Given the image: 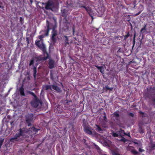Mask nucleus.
<instances>
[{"instance_id":"7ed1b4c3","label":"nucleus","mask_w":155,"mask_h":155,"mask_svg":"<svg viewBox=\"0 0 155 155\" xmlns=\"http://www.w3.org/2000/svg\"><path fill=\"white\" fill-rule=\"evenodd\" d=\"M71 0H67V6L65 8H62L61 9L62 15L63 16H66L69 12L71 11L73 8L75 7V5H74L73 2L71 3Z\"/></svg>"},{"instance_id":"a878e982","label":"nucleus","mask_w":155,"mask_h":155,"mask_svg":"<svg viewBox=\"0 0 155 155\" xmlns=\"http://www.w3.org/2000/svg\"><path fill=\"white\" fill-rule=\"evenodd\" d=\"M51 36H56L58 35L57 31H52L51 32Z\"/></svg>"},{"instance_id":"603ef678","label":"nucleus","mask_w":155,"mask_h":155,"mask_svg":"<svg viewBox=\"0 0 155 155\" xmlns=\"http://www.w3.org/2000/svg\"><path fill=\"white\" fill-rule=\"evenodd\" d=\"M4 8V7L0 5V8Z\"/></svg>"},{"instance_id":"7c9ffc66","label":"nucleus","mask_w":155,"mask_h":155,"mask_svg":"<svg viewBox=\"0 0 155 155\" xmlns=\"http://www.w3.org/2000/svg\"><path fill=\"white\" fill-rule=\"evenodd\" d=\"M112 135L114 137H118L119 136V135L118 133H114V132H113Z\"/></svg>"},{"instance_id":"13d9d810","label":"nucleus","mask_w":155,"mask_h":155,"mask_svg":"<svg viewBox=\"0 0 155 155\" xmlns=\"http://www.w3.org/2000/svg\"><path fill=\"white\" fill-rule=\"evenodd\" d=\"M0 4L2 5V3L1 2H0Z\"/></svg>"},{"instance_id":"f257e3e1","label":"nucleus","mask_w":155,"mask_h":155,"mask_svg":"<svg viewBox=\"0 0 155 155\" xmlns=\"http://www.w3.org/2000/svg\"><path fill=\"white\" fill-rule=\"evenodd\" d=\"M40 129L35 128L33 127L29 129L25 128H23L19 129L17 133L10 139V141L12 142L14 141V140L15 141H20L18 138L22 137L23 138L29 137L30 136L32 137L34 134H36Z\"/></svg>"},{"instance_id":"37998d69","label":"nucleus","mask_w":155,"mask_h":155,"mask_svg":"<svg viewBox=\"0 0 155 155\" xmlns=\"http://www.w3.org/2000/svg\"><path fill=\"white\" fill-rule=\"evenodd\" d=\"M139 151L140 152H142L144 151V150L142 149H141L140 148H139Z\"/></svg>"},{"instance_id":"4d7b16f0","label":"nucleus","mask_w":155,"mask_h":155,"mask_svg":"<svg viewBox=\"0 0 155 155\" xmlns=\"http://www.w3.org/2000/svg\"><path fill=\"white\" fill-rule=\"evenodd\" d=\"M84 155V154L82 153V154H80V155Z\"/></svg>"},{"instance_id":"f03ea898","label":"nucleus","mask_w":155,"mask_h":155,"mask_svg":"<svg viewBox=\"0 0 155 155\" xmlns=\"http://www.w3.org/2000/svg\"><path fill=\"white\" fill-rule=\"evenodd\" d=\"M78 4L80 7H82L84 8L87 12L89 14L90 16L93 19V15L94 14L93 11L90 7L86 6L84 0H79L78 2Z\"/></svg>"},{"instance_id":"2eb2a0df","label":"nucleus","mask_w":155,"mask_h":155,"mask_svg":"<svg viewBox=\"0 0 155 155\" xmlns=\"http://www.w3.org/2000/svg\"><path fill=\"white\" fill-rule=\"evenodd\" d=\"M64 37L65 38L64 39V41L65 42L64 43V46H66L68 45H69V43L68 42V37L67 36H64Z\"/></svg>"},{"instance_id":"e433bc0d","label":"nucleus","mask_w":155,"mask_h":155,"mask_svg":"<svg viewBox=\"0 0 155 155\" xmlns=\"http://www.w3.org/2000/svg\"><path fill=\"white\" fill-rule=\"evenodd\" d=\"M34 62V60H32L31 61L30 63H29V65L31 66L33 64Z\"/></svg>"},{"instance_id":"79ce46f5","label":"nucleus","mask_w":155,"mask_h":155,"mask_svg":"<svg viewBox=\"0 0 155 155\" xmlns=\"http://www.w3.org/2000/svg\"><path fill=\"white\" fill-rule=\"evenodd\" d=\"M129 115L130 116H131L132 117H133L134 116V114L132 113H130L129 114Z\"/></svg>"},{"instance_id":"6e6552de","label":"nucleus","mask_w":155,"mask_h":155,"mask_svg":"<svg viewBox=\"0 0 155 155\" xmlns=\"http://www.w3.org/2000/svg\"><path fill=\"white\" fill-rule=\"evenodd\" d=\"M55 61L54 60L50 59L48 62V68L50 69H51L54 68Z\"/></svg>"},{"instance_id":"8fccbe9b","label":"nucleus","mask_w":155,"mask_h":155,"mask_svg":"<svg viewBox=\"0 0 155 155\" xmlns=\"http://www.w3.org/2000/svg\"><path fill=\"white\" fill-rule=\"evenodd\" d=\"M26 41H27V42H28V43L29 44V40H28V38H26Z\"/></svg>"},{"instance_id":"4c0bfd02","label":"nucleus","mask_w":155,"mask_h":155,"mask_svg":"<svg viewBox=\"0 0 155 155\" xmlns=\"http://www.w3.org/2000/svg\"><path fill=\"white\" fill-rule=\"evenodd\" d=\"M103 118H104V120L105 121H107V117L106 116V115L105 113H104V116L103 117Z\"/></svg>"},{"instance_id":"f704fd0d","label":"nucleus","mask_w":155,"mask_h":155,"mask_svg":"<svg viewBox=\"0 0 155 155\" xmlns=\"http://www.w3.org/2000/svg\"><path fill=\"white\" fill-rule=\"evenodd\" d=\"M50 78L51 79L53 80L54 78H53V74L52 73L51 71H50Z\"/></svg>"},{"instance_id":"20e7f679","label":"nucleus","mask_w":155,"mask_h":155,"mask_svg":"<svg viewBox=\"0 0 155 155\" xmlns=\"http://www.w3.org/2000/svg\"><path fill=\"white\" fill-rule=\"evenodd\" d=\"M25 118L26 122L28 124V126H30L31 125V122L34 119L33 114H28L25 115Z\"/></svg>"},{"instance_id":"09e8293b","label":"nucleus","mask_w":155,"mask_h":155,"mask_svg":"<svg viewBox=\"0 0 155 155\" xmlns=\"http://www.w3.org/2000/svg\"><path fill=\"white\" fill-rule=\"evenodd\" d=\"M96 148L97 150H100V147L97 146L96 147Z\"/></svg>"},{"instance_id":"bb28decb","label":"nucleus","mask_w":155,"mask_h":155,"mask_svg":"<svg viewBox=\"0 0 155 155\" xmlns=\"http://www.w3.org/2000/svg\"><path fill=\"white\" fill-rule=\"evenodd\" d=\"M37 73V68L36 67H34L33 68V76L35 78L36 74Z\"/></svg>"},{"instance_id":"864d4df0","label":"nucleus","mask_w":155,"mask_h":155,"mask_svg":"<svg viewBox=\"0 0 155 155\" xmlns=\"http://www.w3.org/2000/svg\"><path fill=\"white\" fill-rule=\"evenodd\" d=\"M140 13V12H139L138 13H137V14H136V15H139Z\"/></svg>"},{"instance_id":"0eeeda50","label":"nucleus","mask_w":155,"mask_h":155,"mask_svg":"<svg viewBox=\"0 0 155 155\" xmlns=\"http://www.w3.org/2000/svg\"><path fill=\"white\" fill-rule=\"evenodd\" d=\"M41 101L38 97H37L33 100L31 102V104L32 106L34 107H37L39 105Z\"/></svg>"},{"instance_id":"c03bdc74","label":"nucleus","mask_w":155,"mask_h":155,"mask_svg":"<svg viewBox=\"0 0 155 155\" xmlns=\"http://www.w3.org/2000/svg\"><path fill=\"white\" fill-rule=\"evenodd\" d=\"M124 134L128 136L129 137H130V135L129 133L127 134H126L125 133H124Z\"/></svg>"},{"instance_id":"6e6d98bb","label":"nucleus","mask_w":155,"mask_h":155,"mask_svg":"<svg viewBox=\"0 0 155 155\" xmlns=\"http://www.w3.org/2000/svg\"><path fill=\"white\" fill-rule=\"evenodd\" d=\"M135 35H134V38H135Z\"/></svg>"},{"instance_id":"c85d7f7f","label":"nucleus","mask_w":155,"mask_h":155,"mask_svg":"<svg viewBox=\"0 0 155 155\" xmlns=\"http://www.w3.org/2000/svg\"><path fill=\"white\" fill-rule=\"evenodd\" d=\"M112 153L113 155H120L115 150H113L112 151Z\"/></svg>"},{"instance_id":"4be33fe9","label":"nucleus","mask_w":155,"mask_h":155,"mask_svg":"<svg viewBox=\"0 0 155 155\" xmlns=\"http://www.w3.org/2000/svg\"><path fill=\"white\" fill-rule=\"evenodd\" d=\"M117 133H118L119 135H120V137H122L123 136L122 135V134H124V133H125L124 130L120 129L119 131L117 132Z\"/></svg>"},{"instance_id":"c756f323","label":"nucleus","mask_w":155,"mask_h":155,"mask_svg":"<svg viewBox=\"0 0 155 155\" xmlns=\"http://www.w3.org/2000/svg\"><path fill=\"white\" fill-rule=\"evenodd\" d=\"M130 36L129 32H127V34L126 35L124 36V39L126 40L127 38Z\"/></svg>"},{"instance_id":"9d476101","label":"nucleus","mask_w":155,"mask_h":155,"mask_svg":"<svg viewBox=\"0 0 155 155\" xmlns=\"http://www.w3.org/2000/svg\"><path fill=\"white\" fill-rule=\"evenodd\" d=\"M46 25L47 26V28L46 30V32L45 33V35L46 36H48L49 34V31L51 29V28H50V24L48 21H47Z\"/></svg>"},{"instance_id":"de8ad7c7","label":"nucleus","mask_w":155,"mask_h":155,"mask_svg":"<svg viewBox=\"0 0 155 155\" xmlns=\"http://www.w3.org/2000/svg\"><path fill=\"white\" fill-rule=\"evenodd\" d=\"M139 112L140 114H141L143 115V114H144V112H143L141 111H139Z\"/></svg>"},{"instance_id":"ea45409f","label":"nucleus","mask_w":155,"mask_h":155,"mask_svg":"<svg viewBox=\"0 0 155 155\" xmlns=\"http://www.w3.org/2000/svg\"><path fill=\"white\" fill-rule=\"evenodd\" d=\"M95 67L98 70H99L103 67L102 66H100L98 65H95Z\"/></svg>"},{"instance_id":"dca6fc26","label":"nucleus","mask_w":155,"mask_h":155,"mask_svg":"<svg viewBox=\"0 0 155 155\" xmlns=\"http://www.w3.org/2000/svg\"><path fill=\"white\" fill-rule=\"evenodd\" d=\"M146 25H145L143 28H142L140 31V33L143 34L146 31Z\"/></svg>"},{"instance_id":"cd10ccee","label":"nucleus","mask_w":155,"mask_h":155,"mask_svg":"<svg viewBox=\"0 0 155 155\" xmlns=\"http://www.w3.org/2000/svg\"><path fill=\"white\" fill-rule=\"evenodd\" d=\"M28 93L31 95L32 96H33L34 97V98L37 97V96L36 95H35V94L32 92H31V91H29L28 92Z\"/></svg>"},{"instance_id":"393cba45","label":"nucleus","mask_w":155,"mask_h":155,"mask_svg":"<svg viewBox=\"0 0 155 155\" xmlns=\"http://www.w3.org/2000/svg\"><path fill=\"white\" fill-rule=\"evenodd\" d=\"M82 126L83 127L84 130L89 127L90 126L85 122H83Z\"/></svg>"},{"instance_id":"a18cd8bd","label":"nucleus","mask_w":155,"mask_h":155,"mask_svg":"<svg viewBox=\"0 0 155 155\" xmlns=\"http://www.w3.org/2000/svg\"><path fill=\"white\" fill-rule=\"evenodd\" d=\"M20 20L21 22V23L22 24H23V23H22V21H23V19H22V18L21 17L20 18Z\"/></svg>"},{"instance_id":"b1692460","label":"nucleus","mask_w":155,"mask_h":155,"mask_svg":"<svg viewBox=\"0 0 155 155\" xmlns=\"http://www.w3.org/2000/svg\"><path fill=\"white\" fill-rule=\"evenodd\" d=\"M139 133L141 134L144 133V130L141 127H139Z\"/></svg>"},{"instance_id":"72a5a7b5","label":"nucleus","mask_w":155,"mask_h":155,"mask_svg":"<svg viewBox=\"0 0 155 155\" xmlns=\"http://www.w3.org/2000/svg\"><path fill=\"white\" fill-rule=\"evenodd\" d=\"M133 153L136 155H139V154L138 151L136 150H134L132 151Z\"/></svg>"},{"instance_id":"a19ab883","label":"nucleus","mask_w":155,"mask_h":155,"mask_svg":"<svg viewBox=\"0 0 155 155\" xmlns=\"http://www.w3.org/2000/svg\"><path fill=\"white\" fill-rule=\"evenodd\" d=\"M71 3L73 2L74 3V5H75V7L76 6V3L75 2V0H71Z\"/></svg>"},{"instance_id":"e2e57ef3","label":"nucleus","mask_w":155,"mask_h":155,"mask_svg":"<svg viewBox=\"0 0 155 155\" xmlns=\"http://www.w3.org/2000/svg\"><path fill=\"white\" fill-rule=\"evenodd\" d=\"M1 109H0V111H1Z\"/></svg>"},{"instance_id":"1a4fd4ad","label":"nucleus","mask_w":155,"mask_h":155,"mask_svg":"<svg viewBox=\"0 0 155 155\" xmlns=\"http://www.w3.org/2000/svg\"><path fill=\"white\" fill-rule=\"evenodd\" d=\"M53 5V3L52 2H48L46 5L45 8L47 10L51 9Z\"/></svg>"},{"instance_id":"aec40b11","label":"nucleus","mask_w":155,"mask_h":155,"mask_svg":"<svg viewBox=\"0 0 155 155\" xmlns=\"http://www.w3.org/2000/svg\"><path fill=\"white\" fill-rule=\"evenodd\" d=\"M54 25H52V31H57L55 29L57 27V22L55 20H54Z\"/></svg>"},{"instance_id":"f8f14e48","label":"nucleus","mask_w":155,"mask_h":155,"mask_svg":"<svg viewBox=\"0 0 155 155\" xmlns=\"http://www.w3.org/2000/svg\"><path fill=\"white\" fill-rule=\"evenodd\" d=\"M19 91L20 92V95L21 96H25V95L24 93V90L22 86L20 87Z\"/></svg>"},{"instance_id":"39448f33","label":"nucleus","mask_w":155,"mask_h":155,"mask_svg":"<svg viewBox=\"0 0 155 155\" xmlns=\"http://www.w3.org/2000/svg\"><path fill=\"white\" fill-rule=\"evenodd\" d=\"M44 37V36L43 35H40L38 36V38L40 40L38 41H36L35 42V45L39 48L40 46L41 47L42 46H45V45L43 43V40L42 38Z\"/></svg>"},{"instance_id":"052dcab7","label":"nucleus","mask_w":155,"mask_h":155,"mask_svg":"<svg viewBox=\"0 0 155 155\" xmlns=\"http://www.w3.org/2000/svg\"><path fill=\"white\" fill-rule=\"evenodd\" d=\"M134 143H136V144H137V143L135 142H134Z\"/></svg>"},{"instance_id":"3c124183","label":"nucleus","mask_w":155,"mask_h":155,"mask_svg":"<svg viewBox=\"0 0 155 155\" xmlns=\"http://www.w3.org/2000/svg\"><path fill=\"white\" fill-rule=\"evenodd\" d=\"M30 1L31 2V4H32L33 2V0H30Z\"/></svg>"},{"instance_id":"4468645a","label":"nucleus","mask_w":155,"mask_h":155,"mask_svg":"<svg viewBox=\"0 0 155 155\" xmlns=\"http://www.w3.org/2000/svg\"><path fill=\"white\" fill-rule=\"evenodd\" d=\"M52 88L54 90L58 92H60L61 91V89L58 86L53 85H52Z\"/></svg>"},{"instance_id":"49530a36","label":"nucleus","mask_w":155,"mask_h":155,"mask_svg":"<svg viewBox=\"0 0 155 155\" xmlns=\"http://www.w3.org/2000/svg\"><path fill=\"white\" fill-rule=\"evenodd\" d=\"M70 101H68L67 100H66L65 101V103H66V104H68V103L69 102H70Z\"/></svg>"},{"instance_id":"bf43d9fd","label":"nucleus","mask_w":155,"mask_h":155,"mask_svg":"<svg viewBox=\"0 0 155 155\" xmlns=\"http://www.w3.org/2000/svg\"><path fill=\"white\" fill-rule=\"evenodd\" d=\"M74 38L75 40H76V38Z\"/></svg>"},{"instance_id":"2f4dec72","label":"nucleus","mask_w":155,"mask_h":155,"mask_svg":"<svg viewBox=\"0 0 155 155\" xmlns=\"http://www.w3.org/2000/svg\"><path fill=\"white\" fill-rule=\"evenodd\" d=\"M122 137V138L120 140V141H122L124 142H125L127 141V139L125 138H124L123 136L122 137Z\"/></svg>"},{"instance_id":"c9c22d12","label":"nucleus","mask_w":155,"mask_h":155,"mask_svg":"<svg viewBox=\"0 0 155 155\" xmlns=\"http://www.w3.org/2000/svg\"><path fill=\"white\" fill-rule=\"evenodd\" d=\"M72 31H73V35H74V33L75 32V28L74 25L73 26L72 28Z\"/></svg>"},{"instance_id":"423d86ee","label":"nucleus","mask_w":155,"mask_h":155,"mask_svg":"<svg viewBox=\"0 0 155 155\" xmlns=\"http://www.w3.org/2000/svg\"><path fill=\"white\" fill-rule=\"evenodd\" d=\"M43 52V57L45 58H46L47 60L49 57V55L48 52L46 51L45 46H42L39 48Z\"/></svg>"},{"instance_id":"9b49d317","label":"nucleus","mask_w":155,"mask_h":155,"mask_svg":"<svg viewBox=\"0 0 155 155\" xmlns=\"http://www.w3.org/2000/svg\"><path fill=\"white\" fill-rule=\"evenodd\" d=\"M91 129V128L89 126L84 129V130L86 133L89 135H92V132Z\"/></svg>"},{"instance_id":"473e14b6","label":"nucleus","mask_w":155,"mask_h":155,"mask_svg":"<svg viewBox=\"0 0 155 155\" xmlns=\"http://www.w3.org/2000/svg\"><path fill=\"white\" fill-rule=\"evenodd\" d=\"M76 35L78 36H80L81 37H84L83 34L82 33H79V32H78L77 33Z\"/></svg>"},{"instance_id":"58836bf2","label":"nucleus","mask_w":155,"mask_h":155,"mask_svg":"<svg viewBox=\"0 0 155 155\" xmlns=\"http://www.w3.org/2000/svg\"><path fill=\"white\" fill-rule=\"evenodd\" d=\"M100 72L102 73V74H104V70L103 68V67H102L100 70Z\"/></svg>"},{"instance_id":"f3484780","label":"nucleus","mask_w":155,"mask_h":155,"mask_svg":"<svg viewBox=\"0 0 155 155\" xmlns=\"http://www.w3.org/2000/svg\"><path fill=\"white\" fill-rule=\"evenodd\" d=\"M113 114L114 117L117 120H119L118 117H120L119 114L117 112H115L113 113Z\"/></svg>"},{"instance_id":"a211bd4d","label":"nucleus","mask_w":155,"mask_h":155,"mask_svg":"<svg viewBox=\"0 0 155 155\" xmlns=\"http://www.w3.org/2000/svg\"><path fill=\"white\" fill-rule=\"evenodd\" d=\"M95 126H96L95 129L96 131L100 132L102 131V128L98 125L96 124Z\"/></svg>"},{"instance_id":"ddd939ff","label":"nucleus","mask_w":155,"mask_h":155,"mask_svg":"<svg viewBox=\"0 0 155 155\" xmlns=\"http://www.w3.org/2000/svg\"><path fill=\"white\" fill-rule=\"evenodd\" d=\"M36 61H45L46 60V58H45L43 57H42V55L38 56L36 58Z\"/></svg>"},{"instance_id":"6ab92c4d","label":"nucleus","mask_w":155,"mask_h":155,"mask_svg":"<svg viewBox=\"0 0 155 155\" xmlns=\"http://www.w3.org/2000/svg\"><path fill=\"white\" fill-rule=\"evenodd\" d=\"M51 87L52 85H46L44 87V89L45 90H47L49 89L52 90L51 88Z\"/></svg>"},{"instance_id":"412c9836","label":"nucleus","mask_w":155,"mask_h":155,"mask_svg":"<svg viewBox=\"0 0 155 155\" xmlns=\"http://www.w3.org/2000/svg\"><path fill=\"white\" fill-rule=\"evenodd\" d=\"M51 41L53 43H55L57 41V38L56 36H51Z\"/></svg>"},{"instance_id":"5fc2aeb1","label":"nucleus","mask_w":155,"mask_h":155,"mask_svg":"<svg viewBox=\"0 0 155 155\" xmlns=\"http://www.w3.org/2000/svg\"><path fill=\"white\" fill-rule=\"evenodd\" d=\"M152 101L153 102H155V99H153Z\"/></svg>"},{"instance_id":"680f3d73","label":"nucleus","mask_w":155,"mask_h":155,"mask_svg":"<svg viewBox=\"0 0 155 155\" xmlns=\"http://www.w3.org/2000/svg\"><path fill=\"white\" fill-rule=\"evenodd\" d=\"M1 45H0V48H1Z\"/></svg>"},{"instance_id":"5701e85b","label":"nucleus","mask_w":155,"mask_h":155,"mask_svg":"<svg viewBox=\"0 0 155 155\" xmlns=\"http://www.w3.org/2000/svg\"><path fill=\"white\" fill-rule=\"evenodd\" d=\"M113 87H109L107 86H106L104 88V89L105 90L107 91L108 90H109L110 91H111L113 90Z\"/></svg>"}]
</instances>
